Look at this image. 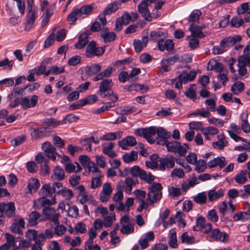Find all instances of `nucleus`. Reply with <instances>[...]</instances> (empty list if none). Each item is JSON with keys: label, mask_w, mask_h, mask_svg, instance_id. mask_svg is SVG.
<instances>
[{"label": "nucleus", "mask_w": 250, "mask_h": 250, "mask_svg": "<svg viewBox=\"0 0 250 250\" xmlns=\"http://www.w3.org/2000/svg\"><path fill=\"white\" fill-rule=\"evenodd\" d=\"M148 188L149 191L147 193V200L150 202V204L155 203L161 199L163 187L161 184H155L148 187Z\"/></svg>", "instance_id": "1"}, {"label": "nucleus", "mask_w": 250, "mask_h": 250, "mask_svg": "<svg viewBox=\"0 0 250 250\" xmlns=\"http://www.w3.org/2000/svg\"><path fill=\"white\" fill-rule=\"evenodd\" d=\"M38 102V96L35 95L32 96L30 100L27 97L21 98V100L16 98L14 100L13 104H10L9 106L11 108H14L21 104L23 108H29L35 106Z\"/></svg>", "instance_id": "2"}, {"label": "nucleus", "mask_w": 250, "mask_h": 250, "mask_svg": "<svg viewBox=\"0 0 250 250\" xmlns=\"http://www.w3.org/2000/svg\"><path fill=\"white\" fill-rule=\"evenodd\" d=\"M44 217L40 219V221H45L47 220H50V226H53V225H58L60 223L58 218L60 214L59 212H56V210L52 208L45 207L42 209Z\"/></svg>", "instance_id": "3"}, {"label": "nucleus", "mask_w": 250, "mask_h": 250, "mask_svg": "<svg viewBox=\"0 0 250 250\" xmlns=\"http://www.w3.org/2000/svg\"><path fill=\"white\" fill-rule=\"evenodd\" d=\"M155 133L154 128L149 127L148 128H141L135 129L134 133L138 136H143L150 144L155 143V139L152 137Z\"/></svg>", "instance_id": "4"}, {"label": "nucleus", "mask_w": 250, "mask_h": 250, "mask_svg": "<svg viewBox=\"0 0 250 250\" xmlns=\"http://www.w3.org/2000/svg\"><path fill=\"white\" fill-rule=\"evenodd\" d=\"M112 80L105 79L100 83L99 93L102 97H105L107 96H111L113 93L111 89L112 86Z\"/></svg>", "instance_id": "5"}, {"label": "nucleus", "mask_w": 250, "mask_h": 250, "mask_svg": "<svg viewBox=\"0 0 250 250\" xmlns=\"http://www.w3.org/2000/svg\"><path fill=\"white\" fill-rule=\"evenodd\" d=\"M104 52V49L103 47H97L96 42L92 41L90 42L86 48L85 55L87 57L91 58L94 56H100Z\"/></svg>", "instance_id": "6"}, {"label": "nucleus", "mask_w": 250, "mask_h": 250, "mask_svg": "<svg viewBox=\"0 0 250 250\" xmlns=\"http://www.w3.org/2000/svg\"><path fill=\"white\" fill-rule=\"evenodd\" d=\"M97 99L98 97L96 95H91L83 100H79L75 103L72 104L70 105V107H72L74 109H79L86 104H90L95 103L97 101Z\"/></svg>", "instance_id": "7"}, {"label": "nucleus", "mask_w": 250, "mask_h": 250, "mask_svg": "<svg viewBox=\"0 0 250 250\" xmlns=\"http://www.w3.org/2000/svg\"><path fill=\"white\" fill-rule=\"evenodd\" d=\"M149 4H150L147 2L146 0H143L138 5V12L141 14L145 20L147 21H150L152 19L151 13L148 8Z\"/></svg>", "instance_id": "8"}, {"label": "nucleus", "mask_w": 250, "mask_h": 250, "mask_svg": "<svg viewBox=\"0 0 250 250\" xmlns=\"http://www.w3.org/2000/svg\"><path fill=\"white\" fill-rule=\"evenodd\" d=\"M174 157L173 156L168 154L164 158L160 160L159 168L161 170H165L166 168L170 169L174 167Z\"/></svg>", "instance_id": "9"}, {"label": "nucleus", "mask_w": 250, "mask_h": 250, "mask_svg": "<svg viewBox=\"0 0 250 250\" xmlns=\"http://www.w3.org/2000/svg\"><path fill=\"white\" fill-rule=\"evenodd\" d=\"M134 193L138 201L140 202V205L137 209V211L141 212L144 208L147 209L148 204L145 201L146 195V191L137 189L134 191Z\"/></svg>", "instance_id": "10"}, {"label": "nucleus", "mask_w": 250, "mask_h": 250, "mask_svg": "<svg viewBox=\"0 0 250 250\" xmlns=\"http://www.w3.org/2000/svg\"><path fill=\"white\" fill-rule=\"evenodd\" d=\"M42 148L45 152L48 158L51 159L53 161L56 160V148L49 142H45L42 145Z\"/></svg>", "instance_id": "11"}, {"label": "nucleus", "mask_w": 250, "mask_h": 250, "mask_svg": "<svg viewBox=\"0 0 250 250\" xmlns=\"http://www.w3.org/2000/svg\"><path fill=\"white\" fill-rule=\"evenodd\" d=\"M242 38L240 35H235L224 38L220 43V45L222 48H226L231 46L234 44L240 42Z\"/></svg>", "instance_id": "12"}, {"label": "nucleus", "mask_w": 250, "mask_h": 250, "mask_svg": "<svg viewBox=\"0 0 250 250\" xmlns=\"http://www.w3.org/2000/svg\"><path fill=\"white\" fill-rule=\"evenodd\" d=\"M106 19L104 16L103 14L100 15L99 17L96 19L95 22L92 23L90 30L92 32H97L101 29H103L104 26L106 24Z\"/></svg>", "instance_id": "13"}, {"label": "nucleus", "mask_w": 250, "mask_h": 250, "mask_svg": "<svg viewBox=\"0 0 250 250\" xmlns=\"http://www.w3.org/2000/svg\"><path fill=\"white\" fill-rule=\"evenodd\" d=\"M112 190L110 183H106L104 184L103 186L102 191L100 194V200L102 202H107L110 198Z\"/></svg>", "instance_id": "14"}, {"label": "nucleus", "mask_w": 250, "mask_h": 250, "mask_svg": "<svg viewBox=\"0 0 250 250\" xmlns=\"http://www.w3.org/2000/svg\"><path fill=\"white\" fill-rule=\"evenodd\" d=\"M157 44L158 48L161 51L165 50L171 51L173 50L174 45L173 41L171 40L164 41L163 39H161L158 41Z\"/></svg>", "instance_id": "15"}, {"label": "nucleus", "mask_w": 250, "mask_h": 250, "mask_svg": "<svg viewBox=\"0 0 250 250\" xmlns=\"http://www.w3.org/2000/svg\"><path fill=\"white\" fill-rule=\"evenodd\" d=\"M100 36L103 38L104 42H108L114 41L116 35L114 32H109L108 29L106 27L102 30Z\"/></svg>", "instance_id": "16"}, {"label": "nucleus", "mask_w": 250, "mask_h": 250, "mask_svg": "<svg viewBox=\"0 0 250 250\" xmlns=\"http://www.w3.org/2000/svg\"><path fill=\"white\" fill-rule=\"evenodd\" d=\"M148 41L147 36L142 37L141 40H134L133 45L135 51L138 53L141 52L143 48L146 46Z\"/></svg>", "instance_id": "17"}, {"label": "nucleus", "mask_w": 250, "mask_h": 250, "mask_svg": "<svg viewBox=\"0 0 250 250\" xmlns=\"http://www.w3.org/2000/svg\"><path fill=\"white\" fill-rule=\"evenodd\" d=\"M196 76V73L194 71H190L189 73L183 71L177 77V79L180 80L183 83H186L188 81L193 80Z\"/></svg>", "instance_id": "18"}, {"label": "nucleus", "mask_w": 250, "mask_h": 250, "mask_svg": "<svg viewBox=\"0 0 250 250\" xmlns=\"http://www.w3.org/2000/svg\"><path fill=\"white\" fill-rule=\"evenodd\" d=\"M226 164L225 158L223 156L215 158L209 161L208 163V167L209 168H212L217 166H219L220 168H223Z\"/></svg>", "instance_id": "19"}, {"label": "nucleus", "mask_w": 250, "mask_h": 250, "mask_svg": "<svg viewBox=\"0 0 250 250\" xmlns=\"http://www.w3.org/2000/svg\"><path fill=\"white\" fill-rule=\"evenodd\" d=\"M211 236L216 240H219L222 242H226L229 239V235L226 232L222 233L219 229H215L211 232Z\"/></svg>", "instance_id": "20"}, {"label": "nucleus", "mask_w": 250, "mask_h": 250, "mask_svg": "<svg viewBox=\"0 0 250 250\" xmlns=\"http://www.w3.org/2000/svg\"><path fill=\"white\" fill-rule=\"evenodd\" d=\"M132 113V110H118V111L115 110V114H113L112 116H115V114L120 115L115 120L112 119V122L113 124H118L121 122H125L126 121L125 117L124 116L125 115H128Z\"/></svg>", "instance_id": "21"}, {"label": "nucleus", "mask_w": 250, "mask_h": 250, "mask_svg": "<svg viewBox=\"0 0 250 250\" xmlns=\"http://www.w3.org/2000/svg\"><path fill=\"white\" fill-rule=\"evenodd\" d=\"M114 146V144L112 142L108 143L106 146L104 145L102 148L103 153L112 158L116 157L117 155L116 152L112 150Z\"/></svg>", "instance_id": "22"}, {"label": "nucleus", "mask_w": 250, "mask_h": 250, "mask_svg": "<svg viewBox=\"0 0 250 250\" xmlns=\"http://www.w3.org/2000/svg\"><path fill=\"white\" fill-rule=\"evenodd\" d=\"M121 5V2L114 1L107 4L106 8L103 11V15H110L114 12H115L119 8Z\"/></svg>", "instance_id": "23"}, {"label": "nucleus", "mask_w": 250, "mask_h": 250, "mask_svg": "<svg viewBox=\"0 0 250 250\" xmlns=\"http://www.w3.org/2000/svg\"><path fill=\"white\" fill-rule=\"evenodd\" d=\"M25 222L22 218L19 219L18 222L12 224L11 226V230L14 233L21 234L22 229L24 228Z\"/></svg>", "instance_id": "24"}, {"label": "nucleus", "mask_w": 250, "mask_h": 250, "mask_svg": "<svg viewBox=\"0 0 250 250\" xmlns=\"http://www.w3.org/2000/svg\"><path fill=\"white\" fill-rule=\"evenodd\" d=\"M218 141L212 143V146L214 147L217 146L219 149L222 150L225 146L228 145V142L223 134H219L217 136Z\"/></svg>", "instance_id": "25"}, {"label": "nucleus", "mask_w": 250, "mask_h": 250, "mask_svg": "<svg viewBox=\"0 0 250 250\" xmlns=\"http://www.w3.org/2000/svg\"><path fill=\"white\" fill-rule=\"evenodd\" d=\"M89 33L85 32L82 33L79 38V41L77 43L75 44V47L77 49H81L84 47L88 42V36Z\"/></svg>", "instance_id": "26"}, {"label": "nucleus", "mask_w": 250, "mask_h": 250, "mask_svg": "<svg viewBox=\"0 0 250 250\" xmlns=\"http://www.w3.org/2000/svg\"><path fill=\"white\" fill-rule=\"evenodd\" d=\"M189 30L191 32V36L202 38L205 36V35L202 32L200 27H198V25H195L194 23L190 24L189 27Z\"/></svg>", "instance_id": "27"}, {"label": "nucleus", "mask_w": 250, "mask_h": 250, "mask_svg": "<svg viewBox=\"0 0 250 250\" xmlns=\"http://www.w3.org/2000/svg\"><path fill=\"white\" fill-rule=\"evenodd\" d=\"M169 240L168 244L172 248H176L178 247L176 232L174 229H171L168 234Z\"/></svg>", "instance_id": "28"}, {"label": "nucleus", "mask_w": 250, "mask_h": 250, "mask_svg": "<svg viewBox=\"0 0 250 250\" xmlns=\"http://www.w3.org/2000/svg\"><path fill=\"white\" fill-rule=\"evenodd\" d=\"M101 69V66L99 64L95 63L89 66H86L85 71L87 75L92 76L100 72Z\"/></svg>", "instance_id": "29"}, {"label": "nucleus", "mask_w": 250, "mask_h": 250, "mask_svg": "<svg viewBox=\"0 0 250 250\" xmlns=\"http://www.w3.org/2000/svg\"><path fill=\"white\" fill-rule=\"evenodd\" d=\"M151 127L154 128L155 133H154V135L157 134L158 138L168 139L171 137L170 132L166 130V129L163 127H159L158 128H156L155 126H151Z\"/></svg>", "instance_id": "30"}, {"label": "nucleus", "mask_w": 250, "mask_h": 250, "mask_svg": "<svg viewBox=\"0 0 250 250\" xmlns=\"http://www.w3.org/2000/svg\"><path fill=\"white\" fill-rule=\"evenodd\" d=\"M113 68L111 66H108L103 71L96 75V76L94 78L93 80L94 81H98L103 80L104 78L108 77L111 74Z\"/></svg>", "instance_id": "31"}, {"label": "nucleus", "mask_w": 250, "mask_h": 250, "mask_svg": "<svg viewBox=\"0 0 250 250\" xmlns=\"http://www.w3.org/2000/svg\"><path fill=\"white\" fill-rule=\"evenodd\" d=\"M238 64L237 66L238 67V74L241 76H244L247 74V69L246 66L247 65L243 60L239 56L237 59Z\"/></svg>", "instance_id": "32"}, {"label": "nucleus", "mask_w": 250, "mask_h": 250, "mask_svg": "<svg viewBox=\"0 0 250 250\" xmlns=\"http://www.w3.org/2000/svg\"><path fill=\"white\" fill-rule=\"evenodd\" d=\"M81 16V12L76 9L68 15L67 20L70 24H75L77 20Z\"/></svg>", "instance_id": "33"}, {"label": "nucleus", "mask_w": 250, "mask_h": 250, "mask_svg": "<svg viewBox=\"0 0 250 250\" xmlns=\"http://www.w3.org/2000/svg\"><path fill=\"white\" fill-rule=\"evenodd\" d=\"M245 87L244 83L241 82H236L231 86V91L235 95H237L239 93L244 91Z\"/></svg>", "instance_id": "34"}, {"label": "nucleus", "mask_w": 250, "mask_h": 250, "mask_svg": "<svg viewBox=\"0 0 250 250\" xmlns=\"http://www.w3.org/2000/svg\"><path fill=\"white\" fill-rule=\"evenodd\" d=\"M138 158V153L135 151H132L130 153H127L123 156V161L126 163H129L135 161Z\"/></svg>", "instance_id": "35"}, {"label": "nucleus", "mask_w": 250, "mask_h": 250, "mask_svg": "<svg viewBox=\"0 0 250 250\" xmlns=\"http://www.w3.org/2000/svg\"><path fill=\"white\" fill-rule=\"evenodd\" d=\"M208 195L209 201H214L223 196L224 190L221 189L217 191L214 190H210L208 192Z\"/></svg>", "instance_id": "36"}, {"label": "nucleus", "mask_w": 250, "mask_h": 250, "mask_svg": "<svg viewBox=\"0 0 250 250\" xmlns=\"http://www.w3.org/2000/svg\"><path fill=\"white\" fill-rule=\"evenodd\" d=\"M3 213L4 216L8 217L14 216L15 214V207L13 202H9L6 204V208Z\"/></svg>", "instance_id": "37"}, {"label": "nucleus", "mask_w": 250, "mask_h": 250, "mask_svg": "<svg viewBox=\"0 0 250 250\" xmlns=\"http://www.w3.org/2000/svg\"><path fill=\"white\" fill-rule=\"evenodd\" d=\"M39 187L40 183L37 179L31 178L29 179L27 186V188L29 192L32 193L33 191L35 192Z\"/></svg>", "instance_id": "38"}, {"label": "nucleus", "mask_w": 250, "mask_h": 250, "mask_svg": "<svg viewBox=\"0 0 250 250\" xmlns=\"http://www.w3.org/2000/svg\"><path fill=\"white\" fill-rule=\"evenodd\" d=\"M53 174L55 178L59 181H62L65 178V174L63 169L59 166H56L54 168Z\"/></svg>", "instance_id": "39"}, {"label": "nucleus", "mask_w": 250, "mask_h": 250, "mask_svg": "<svg viewBox=\"0 0 250 250\" xmlns=\"http://www.w3.org/2000/svg\"><path fill=\"white\" fill-rule=\"evenodd\" d=\"M235 182L240 185L244 184L247 181V171L242 170L235 177Z\"/></svg>", "instance_id": "40"}, {"label": "nucleus", "mask_w": 250, "mask_h": 250, "mask_svg": "<svg viewBox=\"0 0 250 250\" xmlns=\"http://www.w3.org/2000/svg\"><path fill=\"white\" fill-rule=\"evenodd\" d=\"M189 147L187 144H183L181 145L180 142L177 146L176 150V153H177L180 156H185Z\"/></svg>", "instance_id": "41"}, {"label": "nucleus", "mask_w": 250, "mask_h": 250, "mask_svg": "<svg viewBox=\"0 0 250 250\" xmlns=\"http://www.w3.org/2000/svg\"><path fill=\"white\" fill-rule=\"evenodd\" d=\"M53 236V231L51 229H46L44 233H41L38 235L39 242H44L47 239H50Z\"/></svg>", "instance_id": "42"}, {"label": "nucleus", "mask_w": 250, "mask_h": 250, "mask_svg": "<svg viewBox=\"0 0 250 250\" xmlns=\"http://www.w3.org/2000/svg\"><path fill=\"white\" fill-rule=\"evenodd\" d=\"M29 222L32 226H35L37 224V220L42 217L41 215L37 211H32L29 214Z\"/></svg>", "instance_id": "43"}, {"label": "nucleus", "mask_w": 250, "mask_h": 250, "mask_svg": "<svg viewBox=\"0 0 250 250\" xmlns=\"http://www.w3.org/2000/svg\"><path fill=\"white\" fill-rule=\"evenodd\" d=\"M53 14V9L51 7H48L46 9L45 14L42 16V26L46 25L48 22L49 20Z\"/></svg>", "instance_id": "44"}, {"label": "nucleus", "mask_w": 250, "mask_h": 250, "mask_svg": "<svg viewBox=\"0 0 250 250\" xmlns=\"http://www.w3.org/2000/svg\"><path fill=\"white\" fill-rule=\"evenodd\" d=\"M63 124V123H62V120L58 121L56 119L52 118L48 119L43 122V125H46L47 126H52L53 127H55L60 125Z\"/></svg>", "instance_id": "45"}, {"label": "nucleus", "mask_w": 250, "mask_h": 250, "mask_svg": "<svg viewBox=\"0 0 250 250\" xmlns=\"http://www.w3.org/2000/svg\"><path fill=\"white\" fill-rule=\"evenodd\" d=\"M250 214L248 212H239L234 214L233 219L236 221L248 220L250 218Z\"/></svg>", "instance_id": "46"}, {"label": "nucleus", "mask_w": 250, "mask_h": 250, "mask_svg": "<svg viewBox=\"0 0 250 250\" xmlns=\"http://www.w3.org/2000/svg\"><path fill=\"white\" fill-rule=\"evenodd\" d=\"M195 202L199 204H204L207 201V194L205 192L198 193L193 198Z\"/></svg>", "instance_id": "47"}, {"label": "nucleus", "mask_w": 250, "mask_h": 250, "mask_svg": "<svg viewBox=\"0 0 250 250\" xmlns=\"http://www.w3.org/2000/svg\"><path fill=\"white\" fill-rule=\"evenodd\" d=\"M182 243L191 244L195 243V239L193 236H189L188 232H184L181 236Z\"/></svg>", "instance_id": "48"}, {"label": "nucleus", "mask_w": 250, "mask_h": 250, "mask_svg": "<svg viewBox=\"0 0 250 250\" xmlns=\"http://www.w3.org/2000/svg\"><path fill=\"white\" fill-rule=\"evenodd\" d=\"M28 12L27 15V21L34 23L35 19L37 18V9H28Z\"/></svg>", "instance_id": "49"}, {"label": "nucleus", "mask_w": 250, "mask_h": 250, "mask_svg": "<svg viewBox=\"0 0 250 250\" xmlns=\"http://www.w3.org/2000/svg\"><path fill=\"white\" fill-rule=\"evenodd\" d=\"M180 60V57L178 54H174L172 56H170L167 58L163 59L162 60V63H167L169 65H173L176 62H177Z\"/></svg>", "instance_id": "50"}, {"label": "nucleus", "mask_w": 250, "mask_h": 250, "mask_svg": "<svg viewBox=\"0 0 250 250\" xmlns=\"http://www.w3.org/2000/svg\"><path fill=\"white\" fill-rule=\"evenodd\" d=\"M139 177L148 183H151L154 179V176L152 175L150 172L146 173L144 170L140 173Z\"/></svg>", "instance_id": "51"}, {"label": "nucleus", "mask_w": 250, "mask_h": 250, "mask_svg": "<svg viewBox=\"0 0 250 250\" xmlns=\"http://www.w3.org/2000/svg\"><path fill=\"white\" fill-rule=\"evenodd\" d=\"M97 176L98 177H94L92 179L91 188L93 189H95L101 186L102 185L101 178L102 177L103 175L101 174V172H100Z\"/></svg>", "instance_id": "52"}, {"label": "nucleus", "mask_w": 250, "mask_h": 250, "mask_svg": "<svg viewBox=\"0 0 250 250\" xmlns=\"http://www.w3.org/2000/svg\"><path fill=\"white\" fill-rule=\"evenodd\" d=\"M244 23V20L239 17H233L230 21V24L232 27L238 28L241 26Z\"/></svg>", "instance_id": "53"}, {"label": "nucleus", "mask_w": 250, "mask_h": 250, "mask_svg": "<svg viewBox=\"0 0 250 250\" xmlns=\"http://www.w3.org/2000/svg\"><path fill=\"white\" fill-rule=\"evenodd\" d=\"M188 38L189 40L188 45L191 49H195L198 47L199 40L197 38L190 36H188Z\"/></svg>", "instance_id": "54"}, {"label": "nucleus", "mask_w": 250, "mask_h": 250, "mask_svg": "<svg viewBox=\"0 0 250 250\" xmlns=\"http://www.w3.org/2000/svg\"><path fill=\"white\" fill-rule=\"evenodd\" d=\"M110 99L112 101L111 102H107L102 106L100 109H107L109 108L114 106L115 102L117 101L118 99L117 95H113L110 96Z\"/></svg>", "instance_id": "55"}, {"label": "nucleus", "mask_w": 250, "mask_h": 250, "mask_svg": "<svg viewBox=\"0 0 250 250\" xmlns=\"http://www.w3.org/2000/svg\"><path fill=\"white\" fill-rule=\"evenodd\" d=\"M134 226L132 224L128 223L127 225H123V227L121 229V232L124 234H128L133 232Z\"/></svg>", "instance_id": "56"}, {"label": "nucleus", "mask_w": 250, "mask_h": 250, "mask_svg": "<svg viewBox=\"0 0 250 250\" xmlns=\"http://www.w3.org/2000/svg\"><path fill=\"white\" fill-rule=\"evenodd\" d=\"M52 189V187L48 184L43 186L41 188L42 195L44 196H52V194L54 193Z\"/></svg>", "instance_id": "57"}, {"label": "nucleus", "mask_w": 250, "mask_h": 250, "mask_svg": "<svg viewBox=\"0 0 250 250\" xmlns=\"http://www.w3.org/2000/svg\"><path fill=\"white\" fill-rule=\"evenodd\" d=\"M25 236L29 241L33 240L36 241L38 239L37 231L35 230L29 229L26 232Z\"/></svg>", "instance_id": "58"}, {"label": "nucleus", "mask_w": 250, "mask_h": 250, "mask_svg": "<svg viewBox=\"0 0 250 250\" xmlns=\"http://www.w3.org/2000/svg\"><path fill=\"white\" fill-rule=\"evenodd\" d=\"M130 89L136 91H141L145 89L144 92H146L148 90V88L147 86L145 87L143 84L134 83L127 86V90H130Z\"/></svg>", "instance_id": "59"}, {"label": "nucleus", "mask_w": 250, "mask_h": 250, "mask_svg": "<svg viewBox=\"0 0 250 250\" xmlns=\"http://www.w3.org/2000/svg\"><path fill=\"white\" fill-rule=\"evenodd\" d=\"M206 220L203 217H198L196 220V226L194 227V230H201L203 229V227L205 225Z\"/></svg>", "instance_id": "60"}, {"label": "nucleus", "mask_w": 250, "mask_h": 250, "mask_svg": "<svg viewBox=\"0 0 250 250\" xmlns=\"http://www.w3.org/2000/svg\"><path fill=\"white\" fill-rule=\"evenodd\" d=\"M67 215L69 216L77 218L79 216V209L76 206L69 208L67 210Z\"/></svg>", "instance_id": "61"}, {"label": "nucleus", "mask_w": 250, "mask_h": 250, "mask_svg": "<svg viewBox=\"0 0 250 250\" xmlns=\"http://www.w3.org/2000/svg\"><path fill=\"white\" fill-rule=\"evenodd\" d=\"M178 144L179 142L176 141H173L170 142L168 141L166 146L168 151L176 153V150L177 148Z\"/></svg>", "instance_id": "62"}, {"label": "nucleus", "mask_w": 250, "mask_h": 250, "mask_svg": "<svg viewBox=\"0 0 250 250\" xmlns=\"http://www.w3.org/2000/svg\"><path fill=\"white\" fill-rule=\"evenodd\" d=\"M202 13L199 10H193L188 18L189 22L195 21L201 16Z\"/></svg>", "instance_id": "63"}, {"label": "nucleus", "mask_w": 250, "mask_h": 250, "mask_svg": "<svg viewBox=\"0 0 250 250\" xmlns=\"http://www.w3.org/2000/svg\"><path fill=\"white\" fill-rule=\"evenodd\" d=\"M78 10L81 12L82 16L83 15H89L93 10V7L90 5H85L81 7Z\"/></svg>", "instance_id": "64"}]
</instances>
